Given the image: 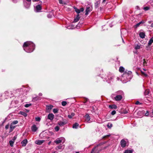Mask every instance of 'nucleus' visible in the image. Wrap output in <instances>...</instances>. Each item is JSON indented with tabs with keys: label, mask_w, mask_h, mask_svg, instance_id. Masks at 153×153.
Segmentation results:
<instances>
[{
	"label": "nucleus",
	"mask_w": 153,
	"mask_h": 153,
	"mask_svg": "<svg viewBox=\"0 0 153 153\" xmlns=\"http://www.w3.org/2000/svg\"><path fill=\"white\" fill-rule=\"evenodd\" d=\"M23 47L24 50L28 53L32 52L35 49V45L30 42H24Z\"/></svg>",
	"instance_id": "obj_1"
},
{
	"label": "nucleus",
	"mask_w": 153,
	"mask_h": 153,
	"mask_svg": "<svg viewBox=\"0 0 153 153\" xmlns=\"http://www.w3.org/2000/svg\"><path fill=\"white\" fill-rule=\"evenodd\" d=\"M48 136V133L47 131H44L39 134V137L41 138H46Z\"/></svg>",
	"instance_id": "obj_2"
},
{
	"label": "nucleus",
	"mask_w": 153,
	"mask_h": 153,
	"mask_svg": "<svg viewBox=\"0 0 153 153\" xmlns=\"http://www.w3.org/2000/svg\"><path fill=\"white\" fill-rule=\"evenodd\" d=\"M65 141V138L63 137H61L57 138L55 140L54 142L58 144L60 143H64Z\"/></svg>",
	"instance_id": "obj_3"
},
{
	"label": "nucleus",
	"mask_w": 153,
	"mask_h": 153,
	"mask_svg": "<svg viewBox=\"0 0 153 153\" xmlns=\"http://www.w3.org/2000/svg\"><path fill=\"white\" fill-rule=\"evenodd\" d=\"M74 9L75 11L78 14H79L80 13V12H83L84 10V8L83 7L81 8L80 9H78L76 7H74Z\"/></svg>",
	"instance_id": "obj_4"
},
{
	"label": "nucleus",
	"mask_w": 153,
	"mask_h": 153,
	"mask_svg": "<svg viewBox=\"0 0 153 153\" xmlns=\"http://www.w3.org/2000/svg\"><path fill=\"white\" fill-rule=\"evenodd\" d=\"M64 146L62 145V146H56V149L58 151L61 152L64 149Z\"/></svg>",
	"instance_id": "obj_5"
},
{
	"label": "nucleus",
	"mask_w": 153,
	"mask_h": 153,
	"mask_svg": "<svg viewBox=\"0 0 153 153\" xmlns=\"http://www.w3.org/2000/svg\"><path fill=\"white\" fill-rule=\"evenodd\" d=\"M120 145L123 148L126 146V141L124 139H122L120 141Z\"/></svg>",
	"instance_id": "obj_6"
},
{
	"label": "nucleus",
	"mask_w": 153,
	"mask_h": 153,
	"mask_svg": "<svg viewBox=\"0 0 153 153\" xmlns=\"http://www.w3.org/2000/svg\"><path fill=\"white\" fill-rule=\"evenodd\" d=\"M45 142L44 140H37L35 142L36 144L39 145H41Z\"/></svg>",
	"instance_id": "obj_7"
},
{
	"label": "nucleus",
	"mask_w": 153,
	"mask_h": 153,
	"mask_svg": "<svg viewBox=\"0 0 153 153\" xmlns=\"http://www.w3.org/2000/svg\"><path fill=\"white\" fill-rule=\"evenodd\" d=\"M54 117V115L52 113L48 114V120H50L52 122L53 120Z\"/></svg>",
	"instance_id": "obj_8"
},
{
	"label": "nucleus",
	"mask_w": 153,
	"mask_h": 153,
	"mask_svg": "<svg viewBox=\"0 0 153 153\" xmlns=\"http://www.w3.org/2000/svg\"><path fill=\"white\" fill-rule=\"evenodd\" d=\"M36 10L37 12H39L42 10V6L40 5H37L36 7Z\"/></svg>",
	"instance_id": "obj_9"
},
{
	"label": "nucleus",
	"mask_w": 153,
	"mask_h": 153,
	"mask_svg": "<svg viewBox=\"0 0 153 153\" xmlns=\"http://www.w3.org/2000/svg\"><path fill=\"white\" fill-rule=\"evenodd\" d=\"M153 42V39L151 38L150 40L149 41L148 46L146 47V50H149V48L150 46L152 44Z\"/></svg>",
	"instance_id": "obj_10"
},
{
	"label": "nucleus",
	"mask_w": 153,
	"mask_h": 153,
	"mask_svg": "<svg viewBox=\"0 0 153 153\" xmlns=\"http://www.w3.org/2000/svg\"><path fill=\"white\" fill-rule=\"evenodd\" d=\"M79 16V14H77L76 15L75 18H74L73 22L74 23L77 22L79 20L80 17Z\"/></svg>",
	"instance_id": "obj_11"
},
{
	"label": "nucleus",
	"mask_w": 153,
	"mask_h": 153,
	"mask_svg": "<svg viewBox=\"0 0 153 153\" xmlns=\"http://www.w3.org/2000/svg\"><path fill=\"white\" fill-rule=\"evenodd\" d=\"M53 10H52L51 11L48 12V18H52L53 16Z\"/></svg>",
	"instance_id": "obj_12"
},
{
	"label": "nucleus",
	"mask_w": 153,
	"mask_h": 153,
	"mask_svg": "<svg viewBox=\"0 0 153 153\" xmlns=\"http://www.w3.org/2000/svg\"><path fill=\"white\" fill-rule=\"evenodd\" d=\"M31 130L32 131L35 132L37 130L38 128L35 125H33L31 127Z\"/></svg>",
	"instance_id": "obj_13"
},
{
	"label": "nucleus",
	"mask_w": 153,
	"mask_h": 153,
	"mask_svg": "<svg viewBox=\"0 0 153 153\" xmlns=\"http://www.w3.org/2000/svg\"><path fill=\"white\" fill-rule=\"evenodd\" d=\"M124 95V93L122 91H118L115 95L116 96H122Z\"/></svg>",
	"instance_id": "obj_14"
},
{
	"label": "nucleus",
	"mask_w": 153,
	"mask_h": 153,
	"mask_svg": "<svg viewBox=\"0 0 153 153\" xmlns=\"http://www.w3.org/2000/svg\"><path fill=\"white\" fill-rule=\"evenodd\" d=\"M108 107L110 109H117V106L114 104L110 105H109Z\"/></svg>",
	"instance_id": "obj_15"
},
{
	"label": "nucleus",
	"mask_w": 153,
	"mask_h": 153,
	"mask_svg": "<svg viewBox=\"0 0 153 153\" xmlns=\"http://www.w3.org/2000/svg\"><path fill=\"white\" fill-rule=\"evenodd\" d=\"M140 37L142 39L145 38V33L144 32H140L139 34Z\"/></svg>",
	"instance_id": "obj_16"
},
{
	"label": "nucleus",
	"mask_w": 153,
	"mask_h": 153,
	"mask_svg": "<svg viewBox=\"0 0 153 153\" xmlns=\"http://www.w3.org/2000/svg\"><path fill=\"white\" fill-rule=\"evenodd\" d=\"M122 98V96H115L114 97L115 100L117 101L121 100Z\"/></svg>",
	"instance_id": "obj_17"
},
{
	"label": "nucleus",
	"mask_w": 153,
	"mask_h": 153,
	"mask_svg": "<svg viewBox=\"0 0 153 153\" xmlns=\"http://www.w3.org/2000/svg\"><path fill=\"white\" fill-rule=\"evenodd\" d=\"M144 23V21L143 20L141 21V22H139V23H137V24H136L135 26L134 27L135 28H137V27H138L140 26V25L141 24H143Z\"/></svg>",
	"instance_id": "obj_18"
},
{
	"label": "nucleus",
	"mask_w": 153,
	"mask_h": 153,
	"mask_svg": "<svg viewBox=\"0 0 153 153\" xmlns=\"http://www.w3.org/2000/svg\"><path fill=\"white\" fill-rule=\"evenodd\" d=\"M85 121L88 122L90 120V117L88 114H86L85 116Z\"/></svg>",
	"instance_id": "obj_19"
},
{
	"label": "nucleus",
	"mask_w": 153,
	"mask_h": 153,
	"mask_svg": "<svg viewBox=\"0 0 153 153\" xmlns=\"http://www.w3.org/2000/svg\"><path fill=\"white\" fill-rule=\"evenodd\" d=\"M15 127V126H14L11 123L10 128V132H12L13 131V130L14 128Z\"/></svg>",
	"instance_id": "obj_20"
},
{
	"label": "nucleus",
	"mask_w": 153,
	"mask_h": 153,
	"mask_svg": "<svg viewBox=\"0 0 153 153\" xmlns=\"http://www.w3.org/2000/svg\"><path fill=\"white\" fill-rule=\"evenodd\" d=\"M27 143V140L26 139H25L23 141H22V146H25Z\"/></svg>",
	"instance_id": "obj_21"
},
{
	"label": "nucleus",
	"mask_w": 153,
	"mask_h": 153,
	"mask_svg": "<svg viewBox=\"0 0 153 153\" xmlns=\"http://www.w3.org/2000/svg\"><path fill=\"white\" fill-rule=\"evenodd\" d=\"M91 11L90 8V7H88L86 8L85 10V15H88V12H90Z\"/></svg>",
	"instance_id": "obj_22"
},
{
	"label": "nucleus",
	"mask_w": 153,
	"mask_h": 153,
	"mask_svg": "<svg viewBox=\"0 0 153 153\" xmlns=\"http://www.w3.org/2000/svg\"><path fill=\"white\" fill-rule=\"evenodd\" d=\"M125 71V68L122 66H120L119 68V71L120 72L122 73Z\"/></svg>",
	"instance_id": "obj_23"
},
{
	"label": "nucleus",
	"mask_w": 153,
	"mask_h": 153,
	"mask_svg": "<svg viewBox=\"0 0 153 153\" xmlns=\"http://www.w3.org/2000/svg\"><path fill=\"white\" fill-rule=\"evenodd\" d=\"M100 4V2L99 1H96L94 3V6L95 7L96 9L98 7L99 5Z\"/></svg>",
	"instance_id": "obj_24"
},
{
	"label": "nucleus",
	"mask_w": 153,
	"mask_h": 153,
	"mask_svg": "<svg viewBox=\"0 0 153 153\" xmlns=\"http://www.w3.org/2000/svg\"><path fill=\"white\" fill-rule=\"evenodd\" d=\"M79 126V124L77 123H75L73 126V128H77Z\"/></svg>",
	"instance_id": "obj_25"
},
{
	"label": "nucleus",
	"mask_w": 153,
	"mask_h": 153,
	"mask_svg": "<svg viewBox=\"0 0 153 153\" xmlns=\"http://www.w3.org/2000/svg\"><path fill=\"white\" fill-rule=\"evenodd\" d=\"M19 114H21V115H23L25 117H26L27 115V114L26 113H25V112H24V111H20L19 112Z\"/></svg>",
	"instance_id": "obj_26"
},
{
	"label": "nucleus",
	"mask_w": 153,
	"mask_h": 153,
	"mask_svg": "<svg viewBox=\"0 0 153 153\" xmlns=\"http://www.w3.org/2000/svg\"><path fill=\"white\" fill-rule=\"evenodd\" d=\"M58 124L60 126H62L65 124V123L63 122L59 121L58 123Z\"/></svg>",
	"instance_id": "obj_27"
},
{
	"label": "nucleus",
	"mask_w": 153,
	"mask_h": 153,
	"mask_svg": "<svg viewBox=\"0 0 153 153\" xmlns=\"http://www.w3.org/2000/svg\"><path fill=\"white\" fill-rule=\"evenodd\" d=\"M75 114L74 113H71V115H68V117L69 118H72V117L74 116Z\"/></svg>",
	"instance_id": "obj_28"
},
{
	"label": "nucleus",
	"mask_w": 153,
	"mask_h": 153,
	"mask_svg": "<svg viewBox=\"0 0 153 153\" xmlns=\"http://www.w3.org/2000/svg\"><path fill=\"white\" fill-rule=\"evenodd\" d=\"M53 111L54 114L57 113L58 112V109L57 108H54L53 110Z\"/></svg>",
	"instance_id": "obj_29"
},
{
	"label": "nucleus",
	"mask_w": 153,
	"mask_h": 153,
	"mask_svg": "<svg viewBox=\"0 0 153 153\" xmlns=\"http://www.w3.org/2000/svg\"><path fill=\"white\" fill-rule=\"evenodd\" d=\"M131 71H125L124 73V74H127L128 75H130L131 74Z\"/></svg>",
	"instance_id": "obj_30"
},
{
	"label": "nucleus",
	"mask_w": 153,
	"mask_h": 153,
	"mask_svg": "<svg viewBox=\"0 0 153 153\" xmlns=\"http://www.w3.org/2000/svg\"><path fill=\"white\" fill-rule=\"evenodd\" d=\"M107 126L108 128H111L112 126V124L111 123H108L107 125Z\"/></svg>",
	"instance_id": "obj_31"
},
{
	"label": "nucleus",
	"mask_w": 153,
	"mask_h": 153,
	"mask_svg": "<svg viewBox=\"0 0 153 153\" xmlns=\"http://www.w3.org/2000/svg\"><path fill=\"white\" fill-rule=\"evenodd\" d=\"M14 143V141L12 140H10L9 141V143L11 146H13Z\"/></svg>",
	"instance_id": "obj_32"
},
{
	"label": "nucleus",
	"mask_w": 153,
	"mask_h": 153,
	"mask_svg": "<svg viewBox=\"0 0 153 153\" xmlns=\"http://www.w3.org/2000/svg\"><path fill=\"white\" fill-rule=\"evenodd\" d=\"M132 151L130 150H126L125 151L124 153H132Z\"/></svg>",
	"instance_id": "obj_33"
},
{
	"label": "nucleus",
	"mask_w": 153,
	"mask_h": 153,
	"mask_svg": "<svg viewBox=\"0 0 153 153\" xmlns=\"http://www.w3.org/2000/svg\"><path fill=\"white\" fill-rule=\"evenodd\" d=\"M149 92V90H146L144 92L145 95H148Z\"/></svg>",
	"instance_id": "obj_34"
},
{
	"label": "nucleus",
	"mask_w": 153,
	"mask_h": 153,
	"mask_svg": "<svg viewBox=\"0 0 153 153\" xmlns=\"http://www.w3.org/2000/svg\"><path fill=\"white\" fill-rule=\"evenodd\" d=\"M18 121L17 120H14L13 121L12 123H11V124H12L13 125L15 124H16L18 123Z\"/></svg>",
	"instance_id": "obj_35"
},
{
	"label": "nucleus",
	"mask_w": 153,
	"mask_h": 153,
	"mask_svg": "<svg viewBox=\"0 0 153 153\" xmlns=\"http://www.w3.org/2000/svg\"><path fill=\"white\" fill-rule=\"evenodd\" d=\"M141 72L142 75H144L145 77L147 76L148 75L145 73L144 72L142 71H141Z\"/></svg>",
	"instance_id": "obj_36"
},
{
	"label": "nucleus",
	"mask_w": 153,
	"mask_h": 153,
	"mask_svg": "<svg viewBox=\"0 0 153 153\" xmlns=\"http://www.w3.org/2000/svg\"><path fill=\"white\" fill-rule=\"evenodd\" d=\"M67 104V102L65 101H62V105L63 106H65Z\"/></svg>",
	"instance_id": "obj_37"
},
{
	"label": "nucleus",
	"mask_w": 153,
	"mask_h": 153,
	"mask_svg": "<svg viewBox=\"0 0 153 153\" xmlns=\"http://www.w3.org/2000/svg\"><path fill=\"white\" fill-rule=\"evenodd\" d=\"M134 48L136 50L140 49V46L139 45H137Z\"/></svg>",
	"instance_id": "obj_38"
},
{
	"label": "nucleus",
	"mask_w": 153,
	"mask_h": 153,
	"mask_svg": "<svg viewBox=\"0 0 153 153\" xmlns=\"http://www.w3.org/2000/svg\"><path fill=\"white\" fill-rule=\"evenodd\" d=\"M149 7H144L143 8V9L145 10V11H146V10H149Z\"/></svg>",
	"instance_id": "obj_39"
},
{
	"label": "nucleus",
	"mask_w": 153,
	"mask_h": 153,
	"mask_svg": "<svg viewBox=\"0 0 153 153\" xmlns=\"http://www.w3.org/2000/svg\"><path fill=\"white\" fill-rule=\"evenodd\" d=\"M35 120L36 121L39 122L41 118L39 117H36Z\"/></svg>",
	"instance_id": "obj_40"
},
{
	"label": "nucleus",
	"mask_w": 153,
	"mask_h": 153,
	"mask_svg": "<svg viewBox=\"0 0 153 153\" xmlns=\"http://www.w3.org/2000/svg\"><path fill=\"white\" fill-rule=\"evenodd\" d=\"M31 104H27L25 105V107L26 108H27L31 106Z\"/></svg>",
	"instance_id": "obj_41"
},
{
	"label": "nucleus",
	"mask_w": 153,
	"mask_h": 153,
	"mask_svg": "<svg viewBox=\"0 0 153 153\" xmlns=\"http://www.w3.org/2000/svg\"><path fill=\"white\" fill-rule=\"evenodd\" d=\"M59 129V128L58 126H56L55 128V130L56 131H58Z\"/></svg>",
	"instance_id": "obj_42"
},
{
	"label": "nucleus",
	"mask_w": 153,
	"mask_h": 153,
	"mask_svg": "<svg viewBox=\"0 0 153 153\" xmlns=\"http://www.w3.org/2000/svg\"><path fill=\"white\" fill-rule=\"evenodd\" d=\"M116 111L115 110H114V111H112L111 112V114L112 115H114L115 114H116Z\"/></svg>",
	"instance_id": "obj_43"
},
{
	"label": "nucleus",
	"mask_w": 153,
	"mask_h": 153,
	"mask_svg": "<svg viewBox=\"0 0 153 153\" xmlns=\"http://www.w3.org/2000/svg\"><path fill=\"white\" fill-rule=\"evenodd\" d=\"M136 105H139V104H141L142 103H140L139 101H137L135 103Z\"/></svg>",
	"instance_id": "obj_44"
},
{
	"label": "nucleus",
	"mask_w": 153,
	"mask_h": 153,
	"mask_svg": "<svg viewBox=\"0 0 153 153\" xmlns=\"http://www.w3.org/2000/svg\"><path fill=\"white\" fill-rule=\"evenodd\" d=\"M53 107V106L52 105H48V109H51Z\"/></svg>",
	"instance_id": "obj_45"
},
{
	"label": "nucleus",
	"mask_w": 153,
	"mask_h": 153,
	"mask_svg": "<svg viewBox=\"0 0 153 153\" xmlns=\"http://www.w3.org/2000/svg\"><path fill=\"white\" fill-rule=\"evenodd\" d=\"M9 125L7 124L5 126V128L6 129H8L9 128Z\"/></svg>",
	"instance_id": "obj_46"
},
{
	"label": "nucleus",
	"mask_w": 153,
	"mask_h": 153,
	"mask_svg": "<svg viewBox=\"0 0 153 153\" xmlns=\"http://www.w3.org/2000/svg\"><path fill=\"white\" fill-rule=\"evenodd\" d=\"M143 65H145V64H146L147 63H146V61L145 60V59H143Z\"/></svg>",
	"instance_id": "obj_47"
},
{
	"label": "nucleus",
	"mask_w": 153,
	"mask_h": 153,
	"mask_svg": "<svg viewBox=\"0 0 153 153\" xmlns=\"http://www.w3.org/2000/svg\"><path fill=\"white\" fill-rule=\"evenodd\" d=\"M110 136V134L105 135V136H104V137H103V138H105L107 137H108Z\"/></svg>",
	"instance_id": "obj_48"
},
{
	"label": "nucleus",
	"mask_w": 153,
	"mask_h": 153,
	"mask_svg": "<svg viewBox=\"0 0 153 153\" xmlns=\"http://www.w3.org/2000/svg\"><path fill=\"white\" fill-rule=\"evenodd\" d=\"M149 115V112L148 111H146V112L145 114V115L146 116H147Z\"/></svg>",
	"instance_id": "obj_49"
},
{
	"label": "nucleus",
	"mask_w": 153,
	"mask_h": 153,
	"mask_svg": "<svg viewBox=\"0 0 153 153\" xmlns=\"http://www.w3.org/2000/svg\"><path fill=\"white\" fill-rule=\"evenodd\" d=\"M59 3L60 4H62V0H58Z\"/></svg>",
	"instance_id": "obj_50"
},
{
	"label": "nucleus",
	"mask_w": 153,
	"mask_h": 153,
	"mask_svg": "<svg viewBox=\"0 0 153 153\" xmlns=\"http://www.w3.org/2000/svg\"><path fill=\"white\" fill-rule=\"evenodd\" d=\"M16 138H17V137L16 136H14L13 137V141H14V140L16 139Z\"/></svg>",
	"instance_id": "obj_51"
},
{
	"label": "nucleus",
	"mask_w": 153,
	"mask_h": 153,
	"mask_svg": "<svg viewBox=\"0 0 153 153\" xmlns=\"http://www.w3.org/2000/svg\"><path fill=\"white\" fill-rule=\"evenodd\" d=\"M150 115L151 117H153V111H152V113L151 114H150Z\"/></svg>",
	"instance_id": "obj_52"
},
{
	"label": "nucleus",
	"mask_w": 153,
	"mask_h": 153,
	"mask_svg": "<svg viewBox=\"0 0 153 153\" xmlns=\"http://www.w3.org/2000/svg\"><path fill=\"white\" fill-rule=\"evenodd\" d=\"M53 134V133L52 132H48V135H52Z\"/></svg>",
	"instance_id": "obj_53"
},
{
	"label": "nucleus",
	"mask_w": 153,
	"mask_h": 153,
	"mask_svg": "<svg viewBox=\"0 0 153 153\" xmlns=\"http://www.w3.org/2000/svg\"><path fill=\"white\" fill-rule=\"evenodd\" d=\"M33 2H36L38 1H39V0H32Z\"/></svg>",
	"instance_id": "obj_54"
},
{
	"label": "nucleus",
	"mask_w": 153,
	"mask_h": 153,
	"mask_svg": "<svg viewBox=\"0 0 153 153\" xmlns=\"http://www.w3.org/2000/svg\"><path fill=\"white\" fill-rule=\"evenodd\" d=\"M151 27H153V23H152L151 25Z\"/></svg>",
	"instance_id": "obj_55"
},
{
	"label": "nucleus",
	"mask_w": 153,
	"mask_h": 153,
	"mask_svg": "<svg viewBox=\"0 0 153 153\" xmlns=\"http://www.w3.org/2000/svg\"><path fill=\"white\" fill-rule=\"evenodd\" d=\"M94 152V149H92L91 153H93Z\"/></svg>",
	"instance_id": "obj_56"
},
{
	"label": "nucleus",
	"mask_w": 153,
	"mask_h": 153,
	"mask_svg": "<svg viewBox=\"0 0 153 153\" xmlns=\"http://www.w3.org/2000/svg\"><path fill=\"white\" fill-rule=\"evenodd\" d=\"M52 153H58L57 152L54 151V152H52Z\"/></svg>",
	"instance_id": "obj_57"
},
{
	"label": "nucleus",
	"mask_w": 153,
	"mask_h": 153,
	"mask_svg": "<svg viewBox=\"0 0 153 153\" xmlns=\"http://www.w3.org/2000/svg\"><path fill=\"white\" fill-rule=\"evenodd\" d=\"M28 2H30L31 1V0H26Z\"/></svg>",
	"instance_id": "obj_58"
},
{
	"label": "nucleus",
	"mask_w": 153,
	"mask_h": 153,
	"mask_svg": "<svg viewBox=\"0 0 153 153\" xmlns=\"http://www.w3.org/2000/svg\"><path fill=\"white\" fill-rule=\"evenodd\" d=\"M136 7L137 8V9L139 8V7L138 6H137Z\"/></svg>",
	"instance_id": "obj_59"
},
{
	"label": "nucleus",
	"mask_w": 153,
	"mask_h": 153,
	"mask_svg": "<svg viewBox=\"0 0 153 153\" xmlns=\"http://www.w3.org/2000/svg\"><path fill=\"white\" fill-rule=\"evenodd\" d=\"M51 143V141H50L49 142H48V145H49V144H50V143Z\"/></svg>",
	"instance_id": "obj_60"
},
{
	"label": "nucleus",
	"mask_w": 153,
	"mask_h": 153,
	"mask_svg": "<svg viewBox=\"0 0 153 153\" xmlns=\"http://www.w3.org/2000/svg\"><path fill=\"white\" fill-rule=\"evenodd\" d=\"M102 8L101 7H100V10H102Z\"/></svg>",
	"instance_id": "obj_61"
},
{
	"label": "nucleus",
	"mask_w": 153,
	"mask_h": 153,
	"mask_svg": "<svg viewBox=\"0 0 153 153\" xmlns=\"http://www.w3.org/2000/svg\"><path fill=\"white\" fill-rule=\"evenodd\" d=\"M41 95H42V94L41 93L39 94V96H40Z\"/></svg>",
	"instance_id": "obj_62"
},
{
	"label": "nucleus",
	"mask_w": 153,
	"mask_h": 153,
	"mask_svg": "<svg viewBox=\"0 0 153 153\" xmlns=\"http://www.w3.org/2000/svg\"><path fill=\"white\" fill-rule=\"evenodd\" d=\"M143 69L144 71H146V70L145 69Z\"/></svg>",
	"instance_id": "obj_63"
},
{
	"label": "nucleus",
	"mask_w": 153,
	"mask_h": 153,
	"mask_svg": "<svg viewBox=\"0 0 153 153\" xmlns=\"http://www.w3.org/2000/svg\"><path fill=\"white\" fill-rule=\"evenodd\" d=\"M76 153H79V152H76Z\"/></svg>",
	"instance_id": "obj_64"
}]
</instances>
